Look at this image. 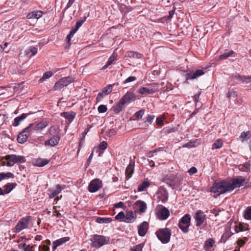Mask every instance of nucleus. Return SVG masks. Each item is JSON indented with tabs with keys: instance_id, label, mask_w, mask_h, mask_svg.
<instances>
[{
	"instance_id": "obj_57",
	"label": "nucleus",
	"mask_w": 251,
	"mask_h": 251,
	"mask_svg": "<svg viewBox=\"0 0 251 251\" xmlns=\"http://www.w3.org/2000/svg\"><path fill=\"white\" fill-rule=\"evenodd\" d=\"M116 134V130L114 128H112V129H110L108 131V132L107 133L106 135L109 137H110L112 135H115Z\"/></svg>"
},
{
	"instance_id": "obj_30",
	"label": "nucleus",
	"mask_w": 251,
	"mask_h": 251,
	"mask_svg": "<svg viewBox=\"0 0 251 251\" xmlns=\"http://www.w3.org/2000/svg\"><path fill=\"white\" fill-rule=\"evenodd\" d=\"M125 104V102L121 99L119 102L114 107V111L117 113H119L124 108Z\"/></svg>"
},
{
	"instance_id": "obj_64",
	"label": "nucleus",
	"mask_w": 251,
	"mask_h": 251,
	"mask_svg": "<svg viewBox=\"0 0 251 251\" xmlns=\"http://www.w3.org/2000/svg\"><path fill=\"white\" fill-rule=\"evenodd\" d=\"M156 122L158 126H162L163 125V120L160 118H157Z\"/></svg>"
},
{
	"instance_id": "obj_12",
	"label": "nucleus",
	"mask_w": 251,
	"mask_h": 251,
	"mask_svg": "<svg viewBox=\"0 0 251 251\" xmlns=\"http://www.w3.org/2000/svg\"><path fill=\"white\" fill-rule=\"evenodd\" d=\"M102 186V181L99 178H96L91 181L89 185V191L94 193L98 191Z\"/></svg>"
},
{
	"instance_id": "obj_56",
	"label": "nucleus",
	"mask_w": 251,
	"mask_h": 251,
	"mask_svg": "<svg viewBox=\"0 0 251 251\" xmlns=\"http://www.w3.org/2000/svg\"><path fill=\"white\" fill-rule=\"evenodd\" d=\"M77 31L76 29L74 28L72 30L70 33L67 35V38L70 40L74 35L75 33Z\"/></svg>"
},
{
	"instance_id": "obj_31",
	"label": "nucleus",
	"mask_w": 251,
	"mask_h": 251,
	"mask_svg": "<svg viewBox=\"0 0 251 251\" xmlns=\"http://www.w3.org/2000/svg\"><path fill=\"white\" fill-rule=\"evenodd\" d=\"M137 206L139 208V210L141 212H144L147 209L146 203L142 201H138L136 202Z\"/></svg>"
},
{
	"instance_id": "obj_10",
	"label": "nucleus",
	"mask_w": 251,
	"mask_h": 251,
	"mask_svg": "<svg viewBox=\"0 0 251 251\" xmlns=\"http://www.w3.org/2000/svg\"><path fill=\"white\" fill-rule=\"evenodd\" d=\"M183 179V178L181 175L171 176L167 179V183L171 187H177L181 185Z\"/></svg>"
},
{
	"instance_id": "obj_40",
	"label": "nucleus",
	"mask_w": 251,
	"mask_h": 251,
	"mask_svg": "<svg viewBox=\"0 0 251 251\" xmlns=\"http://www.w3.org/2000/svg\"><path fill=\"white\" fill-rule=\"evenodd\" d=\"M97 222L100 224L109 223L112 221L111 218L98 217L96 220Z\"/></svg>"
},
{
	"instance_id": "obj_29",
	"label": "nucleus",
	"mask_w": 251,
	"mask_h": 251,
	"mask_svg": "<svg viewBox=\"0 0 251 251\" xmlns=\"http://www.w3.org/2000/svg\"><path fill=\"white\" fill-rule=\"evenodd\" d=\"M135 214L132 211L128 212L125 216V218L124 222L126 223H131L135 219Z\"/></svg>"
},
{
	"instance_id": "obj_48",
	"label": "nucleus",
	"mask_w": 251,
	"mask_h": 251,
	"mask_svg": "<svg viewBox=\"0 0 251 251\" xmlns=\"http://www.w3.org/2000/svg\"><path fill=\"white\" fill-rule=\"evenodd\" d=\"M33 126H34V123H31L28 126H27L26 128H25L23 131L26 133V134H28L29 135V132L32 130L33 129Z\"/></svg>"
},
{
	"instance_id": "obj_27",
	"label": "nucleus",
	"mask_w": 251,
	"mask_h": 251,
	"mask_svg": "<svg viewBox=\"0 0 251 251\" xmlns=\"http://www.w3.org/2000/svg\"><path fill=\"white\" fill-rule=\"evenodd\" d=\"M48 126V123L46 121H42L37 124L34 123L33 129L35 130H41L45 128Z\"/></svg>"
},
{
	"instance_id": "obj_8",
	"label": "nucleus",
	"mask_w": 251,
	"mask_h": 251,
	"mask_svg": "<svg viewBox=\"0 0 251 251\" xmlns=\"http://www.w3.org/2000/svg\"><path fill=\"white\" fill-rule=\"evenodd\" d=\"M156 214L158 219L160 220H165L169 217L170 212L165 206L162 205H159L156 209Z\"/></svg>"
},
{
	"instance_id": "obj_11",
	"label": "nucleus",
	"mask_w": 251,
	"mask_h": 251,
	"mask_svg": "<svg viewBox=\"0 0 251 251\" xmlns=\"http://www.w3.org/2000/svg\"><path fill=\"white\" fill-rule=\"evenodd\" d=\"M194 218L197 226H201L206 220V215L201 210H198L194 215Z\"/></svg>"
},
{
	"instance_id": "obj_13",
	"label": "nucleus",
	"mask_w": 251,
	"mask_h": 251,
	"mask_svg": "<svg viewBox=\"0 0 251 251\" xmlns=\"http://www.w3.org/2000/svg\"><path fill=\"white\" fill-rule=\"evenodd\" d=\"M121 99L125 104H128L136 100V96L132 92L128 91Z\"/></svg>"
},
{
	"instance_id": "obj_44",
	"label": "nucleus",
	"mask_w": 251,
	"mask_h": 251,
	"mask_svg": "<svg viewBox=\"0 0 251 251\" xmlns=\"http://www.w3.org/2000/svg\"><path fill=\"white\" fill-rule=\"evenodd\" d=\"M244 217L246 219L251 220V207H248L244 214Z\"/></svg>"
},
{
	"instance_id": "obj_16",
	"label": "nucleus",
	"mask_w": 251,
	"mask_h": 251,
	"mask_svg": "<svg viewBox=\"0 0 251 251\" xmlns=\"http://www.w3.org/2000/svg\"><path fill=\"white\" fill-rule=\"evenodd\" d=\"M112 85L110 84L108 85L106 87L104 88L103 90L101 93L98 94L97 97V100L100 101L101 100L103 97L105 95L109 94L110 93L112 92Z\"/></svg>"
},
{
	"instance_id": "obj_21",
	"label": "nucleus",
	"mask_w": 251,
	"mask_h": 251,
	"mask_svg": "<svg viewBox=\"0 0 251 251\" xmlns=\"http://www.w3.org/2000/svg\"><path fill=\"white\" fill-rule=\"evenodd\" d=\"M43 15V12L42 11L38 10L34 11L31 12L29 13L27 16L26 18L28 19H38L41 18Z\"/></svg>"
},
{
	"instance_id": "obj_26",
	"label": "nucleus",
	"mask_w": 251,
	"mask_h": 251,
	"mask_svg": "<svg viewBox=\"0 0 251 251\" xmlns=\"http://www.w3.org/2000/svg\"><path fill=\"white\" fill-rule=\"evenodd\" d=\"M134 162L130 161L128 165L126 168V172L128 178L130 177L134 172Z\"/></svg>"
},
{
	"instance_id": "obj_47",
	"label": "nucleus",
	"mask_w": 251,
	"mask_h": 251,
	"mask_svg": "<svg viewBox=\"0 0 251 251\" xmlns=\"http://www.w3.org/2000/svg\"><path fill=\"white\" fill-rule=\"evenodd\" d=\"M125 218V215L123 212H119L116 216L115 219L120 221H123Z\"/></svg>"
},
{
	"instance_id": "obj_49",
	"label": "nucleus",
	"mask_w": 251,
	"mask_h": 251,
	"mask_svg": "<svg viewBox=\"0 0 251 251\" xmlns=\"http://www.w3.org/2000/svg\"><path fill=\"white\" fill-rule=\"evenodd\" d=\"M250 165L248 163H245L244 165L239 166V169L243 172H247L249 169Z\"/></svg>"
},
{
	"instance_id": "obj_28",
	"label": "nucleus",
	"mask_w": 251,
	"mask_h": 251,
	"mask_svg": "<svg viewBox=\"0 0 251 251\" xmlns=\"http://www.w3.org/2000/svg\"><path fill=\"white\" fill-rule=\"evenodd\" d=\"M61 116L67 119L70 123L72 122L75 117V113L73 112H63L61 113Z\"/></svg>"
},
{
	"instance_id": "obj_58",
	"label": "nucleus",
	"mask_w": 251,
	"mask_h": 251,
	"mask_svg": "<svg viewBox=\"0 0 251 251\" xmlns=\"http://www.w3.org/2000/svg\"><path fill=\"white\" fill-rule=\"evenodd\" d=\"M240 81L242 82H245V80L246 79H250L251 77L250 76H241L239 75H238L237 76H236Z\"/></svg>"
},
{
	"instance_id": "obj_60",
	"label": "nucleus",
	"mask_w": 251,
	"mask_h": 251,
	"mask_svg": "<svg viewBox=\"0 0 251 251\" xmlns=\"http://www.w3.org/2000/svg\"><path fill=\"white\" fill-rule=\"evenodd\" d=\"M237 97V94L235 91H228L227 94V97L228 98H235Z\"/></svg>"
},
{
	"instance_id": "obj_61",
	"label": "nucleus",
	"mask_w": 251,
	"mask_h": 251,
	"mask_svg": "<svg viewBox=\"0 0 251 251\" xmlns=\"http://www.w3.org/2000/svg\"><path fill=\"white\" fill-rule=\"evenodd\" d=\"M188 172L190 174V175H193V174H194L195 173H196L197 172V169L196 167H191L190 169H189L188 171Z\"/></svg>"
},
{
	"instance_id": "obj_54",
	"label": "nucleus",
	"mask_w": 251,
	"mask_h": 251,
	"mask_svg": "<svg viewBox=\"0 0 251 251\" xmlns=\"http://www.w3.org/2000/svg\"><path fill=\"white\" fill-rule=\"evenodd\" d=\"M248 240V239L247 237H244V240L242 239H239L237 241V244L240 247H241L243 246Z\"/></svg>"
},
{
	"instance_id": "obj_15",
	"label": "nucleus",
	"mask_w": 251,
	"mask_h": 251,
	"mask_svg": "<svg viewBox=\"0 0 251 251\" xmlns=\"http://www.w3.org/2000/svg\"><path fill=\"white\" fill-rule=\"evenodd\" d=\"M60 139L59 135L56 134L51 137L49 140L46 141L45 143V145L46 146H55L58 144Z\"/></svg>"
},
{
	"instance_id": "obj_43",
	"label": "nucleus",
	"mask_w": 251,
	"mask_h": 251,
	"mask_svg": "<svg viewBox=\"0 0 251 251\" xmlns=\"http://www.w3.org/2000/svg\"><path fill=\"white\" fill-rule=\"evenodd\" d=\"M178 128L176 127H167L163 129L164 132L167 134L176 132Z\"/></svg>"
},
{
	"instance_id": "obj_20",
	"label": "nucleus",
	"mask_w": 251,
	"mask_h": 251,
	"mask_svg": "<svg viewBox=\"0 0 251 251\" xmlns=\"http://www.w3.org/2000/svg\"><path fill=\"white\" fill-rule=\"evenodd\" d=\"M32 113H23L20 116L16 117L14 120V122L12 125L14 126H19L21 122L24 120L28 115L32 114Z\"/></svg>"
},
{
	"instance_id": "obj_3",
	"label": "nucleus",
	"mask_w": 251,
	"mask_h": 251,
	"mask_svg": "<svg viewBox=\"0 0 251 251\" xmlns=\"http://www.w3.org/2000/svg\"><path fill=\"white\" fill-rule=\"evenodd\" d=\"M155 234L158 239L163 243H168L171 238V230L168 228H163L157 230Z\"/></svg>"
},
{
	"instance_id": "obj_35",
	"label": "nucleus",
	"mask_w": 251,
	"mask_h": 251,
	"mask_svg": "<svg viewBox=\"0 0 251 251\" xmlns=\"http://www.w3.org/2000/svg\"><path fill=\"white\" fill-rule=\"evenodd\" d=\"M214 241L211 238L207 240L204 243V249L206 251H208L211 248L213 247L214 244Z\"/></svg>"
},
{
	"instance_id": "obj_42",
	"label": "nucleus",
	"mask_w": 251,
	"mask_h": 251,
	"mask_svg": "<svg viewBox=\"0 0 251 251\" xmlns=\"http://www.w3.org/2000/svg\"><path fill=\"white\" fill-rule=\"evenodd\" d=\"M231 236V233L230 231L227 230L225 233L223 234L221 237V240L225 243L230 236Z\"/></svg>"
},
{
	"instance_id": "obj_52",
	"label": "nucleus",
	"mask_w": 251,
	"mask_h": 251,
	"mask_svg": "<svg viewBox=\"0 0 251 251\" xmlns=\"http://www.w3.org/2000/svg\"><path fill=\"white\" fill-rule=\"evenodd\" d=\"M239 228L240 231L248 230H249V226L248 225H245L244 224H240L239 226Z\"/></svg>"
},
{
	"instance_id": "obj_17",
	"label": "nucleus",
	"mask_w": 251,
	"mask_h": 251,
	"mask_svg": "<svg viewBox=\"0 0 251 251\" xmlns=\"http://www.w3.org/2000/svg\"><path fill=\"white\" fill-rule=\"evenodd\" d=\"M204 74V72L202 69L197 70L194 72L189 73L187 74L186 79H194L197 78L199 76L203 75Z\"/></svg>"
},
{
	"instance_id": "obj_37",
	"label": "nucleus",
	"mask_w": 251,
	"mask_h": 251,
	"mask_svg": "<svg viewBox=\"0 0 251 251\" xmlns=\"http://www.w3.org/2000/svg\"><path fill=\"white\" fill-rule=\"evenodd\" d=\"M149 186V183L148 181H144L141 184L139 185L138 187V191L139 192H142L145 190Z\"/></svg>"
},
{
	"instance_id": "obj_53",
	"label": "nucleus",
	"mask_w": 251,
	"mask_h": 251,
	"mask_svg": "<svg viewBox=\"0 0 251 251\" xmlns=\"http://www.w3.org/2000/svg\"><path fill=\"white\" fill-rule=\"evenodd\" d=\"M136 80V77L134 76H131L127 78L124 82L123 84H126L131 82L134 81Z\"/></svg>"
},
{
	"instance_id": "obj_6",
	"label": "nucleus",
	"mask_w": 251,
	"mask_h": 251,
	"mask_svg": "<svg viewBox=\"0 0 251 251\" xmlns=\"http://www.w3.org/2000/svg\"><path fill=\"white\" fill-rule=\"evenodd\" d=\"M31 216H28L21 219L15 227L14 232L18 233L22 230L27 228L29 226V222L31 219Z\"/></svg>"
},
{
	"instance_id": "obj_41",
	"label": "nucleus",
	"mask_w": 251,
	"mask_h": 251,
	"mask_svg": "<svg viewBox=\"0 0 251 251\" xmlns=\"http://www.w3.org/2000/svg\"><path fill=\"white\" fill-rule=\"evenodd\" d=\"M52 75L51 72L48 71L46 72L43 75V76L39 79V82L42 83L45 80L47 79L50 77Z\"/></svg>"
},
{
	"instance_id": "obj_14",
	"label": "nucleus",
	"mask_w": 251,
	"mask_h": 251,
	"mask_svg": "<svg viewBox=\"0 0 251 251\" xmlns=\"http://www.w3.org/2000/svg\"><path fill=\"white\" fill-rule=\"evenodd\" d=\"M155 92V88L153 86L141 87L138 91V93L142 95L152 94Z\"/></svg>"
},
{
	"instance_id": "obj_62",
	"label": "nucleus",
	"mask_w": 251,
	"mask_h": 251,
	"mask_svg": "<svg viewBox=\"0 0 251 251\" xmlns=\"http://www.w3.org/2000/svg\"><path fill=\"white\" fill-rule=\"evenodd\" d=\"M39 251H50V248L47 245H43L42 248L39 247Z\"/></svg>"
},
{
	"instance_id": "obj_59",
	"label": "nucleus",
	"mask_w": 251,
	"mask_h": 251,
	"mask_svg": "<svg viewBox=\"0 0 251 251\" xmlns=\"http://www.w3.org/2000/svg\"><path fill=\"white\" fill-rule=\"evenodd\" d=\"M240 81L242 82H245V80L246 79H250L251 77L250 76H241L239 75H238L237 76H236Z\"/></svg>"
},
{
	"instance_id": "obj_50",
	"label": "nucleus",
	"mask_w": 251,
	"mask_h": 251,
	"mask_svg": "<svg viewBox=\"0 0 251 251\" xmlns=\"http://www.w3.org/2000/svg\"><path fill=\"white\" fill-rule=\"evenodd\" d=\"M86 20V18H84L83 19H81L78 21L76 22L75 29L78 30L79 28L83 24V23L85 22Z\"/></svg>"
},
{
	"instance_id": "obj_25",
	"label": "nucleus",
	"mask_w": 251,
	"mask_h": 251,
	"mask_svg": "<svg viewBox=\"0 0 251 251\" xmlns=\"http://www.w3.org/2000/svg\"><path fill=\"white\" fill-rule=\"evenodd\" d=\"M70 240V237H64L61 238H60L56 241H54L53 243V249H55L58 246L66 243Z\"/></svg>"
},
{
	"instance_id": "obj_24",
	"label": "nucleus",
	"mask_w": 251,
	"mask_h": 251,
	"mask_svg": "<svg viewBox=\"0 0 251 251\" xmlns=\"http://www.w3.org/2000/svg\"><path fill=\"white\" fill-rule=\"evenodd\" d=\"M28 137V134L25 133L23 130L18 135L17 137V141L20 144L25 143Z\"/></svg>"
},
{
	"instance_id": "obj_23",
	"label": "nucleus",
	"mask_w": 251,
	"mask_h": 251,
	"mask_svg": "<svg viewBox=\"0 0 251 251\" xmlns=\"http://www.w3.org/2000/svg\"><path fill=\"white\" fill-rule=\"evenodd\" d=\"M117 53L116 52H114L112 55L109 57L106 64L103 66L102 69H106L109 65L113 63V62L117 60Z\"/></svg>"
},
{
	"instance_id": "obj_7",
	"label": "nucleus",
	"mask_w": 251,
	"mask_h": 251,
	"mask_svg": "<svg viewBox=\"0 0 251 251\" xmlns=\"http://www.w3.org/2000/svg\"><path fill=\"white\" fill-rule=\"evenodd\" d=\"M5 159L7 161L6 165L9 167L13 166L15 163H21L25 161V158L23 156L15 154L6 155Z\"/></svg>"
},
{
	"instance_id": "obj_34",
	"label": "nucleus",
	"mask_w": 251,
	"mask_h": 251,
	"mask_svg": "<svg viewBox=\"0 0 251 251\" xmlns=\"http://www.w3.org/2000/svg\"><path fill=\"white\" fill-rule=\"evenodd\" d=\"M14 177V175L10 173V172H7L6 173H0V181H2V180L8 179L9 178H13Z\"/></svg>"
},
{
	"instance_id": "obj_51",
	"label": "nucleus",
	"mask_w": 251,
	"mask_h": 251,
	"mask_svg": "<svg viewBox=\"0 0 251 251\" xmlns=\"http://www.w3.org/2000/svg\"><path fill=\"white\" fill-rule=\"evenodd\" d=\"M107 110V108L106 105L103 104L100 105L98 108V110L99 113H104Z\"/></svg>"
},
{
	"instance_id": "obj_32",
	"label": "nucleus",
	"mask_w": 251,
	"mask_h": 251,
	"mask_svg": "<svg viewBox=\"0 0 251 251\" xmlns=\"http://www.w3.org/2000/svg\"><path fill=\"white\" fill-rule=\"evenodd\" d=\"M16 186L15 183H7L3 186L4 192L5 194L9 193Z\"/></svg>"
},
{
	"instance_id": "obj_19",
	"label": "nucleus",
	"mask_w": 251,
	"mask_h": 251,
	"mask_svg": "<svg viewBox=\"0 0 251 251\" xmlns=\"http://www.w3.org/2000/svg\"><path fill=\"white\" fill-rule=\"evenodd\" d=\"M65 188V186L63 185L62 187L58 184L56 186L54 189H50L49 190V194L50 198H53L59 194L61 190Z\"/></svg>"
},
{
	"instance_id": "obj_18",
	"label": "nucleus",
	"mask_w": 251,
	"mask_h": 251,
	"mask_svg": "<svg viewBox=\"0 0 251 251\" xmlns=\"http://www.w3.org/2000/svg\"><path fill=\"white\" fill-rule=\"evenodd\" d=\"M148 229V224L144 222L138 226V234L140 236H144Z\"/></svg>"
},
{
	"instance_id": "obj_2",
	"label": "nucleus",
	"mask_w": 251,
	"mask_h": 251,
	"mask_svg": "<svg viewBox=\"0 0 251 251\" xmlns=\"http://www.w3.org/2000/svg\"><path fill=\"white\" fill-rule=\"evenodd\" d=\"M109 237L100 235H93L90 239L91 246L96 248H100L109 242Z\"/></svg>"
},
{
	"instance_id": "obj_63",
	"label": "nucleus",
	"mask_w": 251,
	"mask_h": 251,
	"mask_svg": "<svg viewBox=\"0 0 251 251\" xmlns=\"http://www.w3.org/2000/svg\"><path fill=\"white\" fill-rule=\"evenodd\" d=\"M154 118V116L150 115L147 117V121L149 123H151Z\"/></svg>"
},
{
	"instance_id": "obj_55",
	"label": "nucleus",
	"mask_w": 251,
	"mask_h": 251,
	"mask_svg": "<svg viewBox=\"0 0 251 251\" xmlns=\"http://www.w3.org/2000/svg\"><path fill=\"white\" fill-rule=\"evenodd\" d=\"M107 142H106L104 141L101 142L99 145V148L101 150H105L107 148Z\"/></svg>"
},
{
	"instance_id": "obj_39",
	"label": "nucleus",
	"mask_w": 251,
	"mask_h": 251,
	"mask_svg": "<svg viewBox=\"0 0 251 251\" xmlns=\"http://www.w3.org/2000/svg\"><path fill=\"white\" fill-rule=\"evenodd\" d=\"M25 52L26 54H28L31 52L32 55H34L37 52V49L35 47L31 46L25 50Z\"/></svg>"
},
{
	"instance_id": "obj_45",
	"label": "nucleus",
	"mask_w": 251,
	"mask_h": 251,
	"mask_svg": "<svg viewBox=\"0 0 251 251\" xmlns=\"http://www.w3.org/2000/svg\"><path fill=\"white\" fill-rule=\"evenodd\" d=\"M234 53V52L233 50H231L229 52H225L224 53L221 54L219 57L221 59H225L231 56Z\"/></svg>"
},
{
	"instance_id": "obj_4",
	"label": "nucleus",
	"mask_w": 251,
	"mask_h": 251,
	"mask_svg": "<svg viewBox=\"0 0 251 251\" xmlns=\"http://www.w3.org/2000/svg\"><path fill=\"white\" fill-rule=\"evenodd\" d=\"M74 81V78L71 76L63 77L55 82L53 90L55 91H60L63 88L67 86Z\"/></svg>"
},
{
	"instance_id": "obj_9",
	"label": "nucleus",
	"mask_w": 251,
	"mask_h": 251,
	"mask_svg": "<svg viewBox=\"0 0 251 251\" xmlns=\"http://www.w3.org/2000/svg\"><path fill=\"white\" fill-rule=\"evenodd\" d=\"M246 183V180L243 176H240L233 178L231 181H230V186L231 191L236 188H239L243 186Z\"/></svg>"
},
{
	"instance_id": "obj_22",
	"label": "nucleus",
	"mask_w": 251,
	"mask_h": 251,
	"mask_svg": "<svg viewBox=\"0 0 251 251\" xmlns=\"http://www.w3.org/2000/svg\"><path fill=\"white\" fill-rule=\"evenodd\" d=\"M125 56L131 58L140 59L142 57L143 55L139 52L130 50L126 52Z\"/></svg>"
},
{
	"instance_id": "obj_36",
	"label": "nucleus",
	"mask_w": 251,
	"mask_h": 251,
	"mask_svg": "<svg viewBox=\"0 0 251 251\" xmlns=\"http://www.w3.org/2000/svg\"><path fill=\"white\" fill-rule=\"evenodd\" d=\"M145 243H141L131 247L128 251H142Z\"/></svg>"
},
{
	"instance_id": "obj_1",
	"label": "nucleus",
	"mask_w": 251,
	"mask_h": 251,
	"mask_svg": "<svg viewBox=\"0 0 251 251\" xmlns=\"http://www.w3.org/2000/svg\"><path fill=\"white\" fill-rule=\"evenodd\" d=\"M231 191H232L230 186V181H226L215 182L210 190V192L216 194L214 196L215 198L221 194Z\"/></svg>"
},
{
	"instance_id": "obj_33",
	"label": "nucleus",
	"mask_w": 251,
	"mask_h": 251,
	"mask_svg": "<svg viewBox=\"0 0 251 251\" xmlns=\"http://www.w3.org/2000/svg\"><path fill=\"white\" fill-rule=\"evenodd\" d=\"M50 162V160L47 159L39 158L36 160L35 164L38 167H43L48 164Z\"/></svg>"
},
{
	"instance_id": "obj_5",
	"label": "nucleus",
	"mask_w": 251,
	"mask_h": 251,
	"mask_svg": "<svg viewBox=\"0 0 251 251\" xmlns=\"http://www.w3.org/2000/svg\"><path fill=\"white\" fill-rule=\"evenodd\" d=\"M191 217L188 214H185L180 219L178 223V226L184 233H186L188 232Z\"/></svg>"
},
{
	"instance_id": "obj_38",
	"label": "nucleus",
	"mask_w": 251,
	"mask_h": 251,
	"mask_svg": "<svg viewBox=\"0 0 251 251\" xmlns=\"http://www.w3.org/2000/svg\"><path fill=\"white\" fill-rule=\"evenodd\" d=\"M223 147V142L221 139L217 140L212 145V149H219Z\"/></svg>"
},
{
	"instance_id": "obj_46",
	"label": "nucleus",
	"mask_w": 251,
	"mask_h": 251,
	"mask_svg": "<svg viewBox=\"0 0 251 251\" xmlns=\"http://www.w3.org/2000/svg\"><path fill=\"white\" fill-rule=\"evenodd\" d=\"M144 109H141L139 111L136 112L134 116L136 118V120H140L141 119L144 114Z\"/></svg>"
}]
</instances>
